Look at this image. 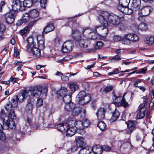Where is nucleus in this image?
I'll return each mask as SVG.
<instances>
[{"label": "nucleus", "mask_w": 154, "mask_h": 154, "mask_svg": "<svg viewBox=\"0 0 154 154\" xmlns=\"http://www.w3.org/2000/svg\"><path fill=\"white\" fill-rule=\"evenodd\" d=\"M79 103L82 105H85L90 101L91 99L90 95L87 94L84 91L80 92L78 95Z\"/></svg>", "instance_id": "f257e3e1"}, {"label": "nucleus", "mask_w": 154, "mask_h": 154, "mask_svg": "<svg viewBox=\"0 0 154 154\" xmlns=\"http://www.w3.org/2000/svg\"><path fill=\"white\" fill-rule=\"evenodd\" d=\"M111 15L107 11L101 12L98 17V19L101 25L107 26L109 23L108 20H109V16Z\"/></svg>", "instance_id": "f03ea898"}, {"label": "nucleus", "mask_w": 154, "mask_h": 154, "mask_svg": "<svg viewBox=\"0 0 154 154\" xmlns=\"http://www.w3.org/2000/svg\"><path fill=\"white\" fill-rule=\"evenodd\" d=\"M109 21L112 24L117 25L120 24L121 29H124L126 28L125 26L122 23H120V19L118 16L114 14H111L109 16Z\"/></svg>", "instance_id": "7ed1b4c3"}, {"label": "nucleus", "mask_w": 154, "mask_h": 154, "mask_svg": "<svg viewBox=\"0 0 154 154\" xmlns=\"http://www.w3.org/2000/svg\"><path fill=\"white\" fill-rule=\"evenodd\" d=\"M31 92L27 90H22L18 95L16 96V99L20 103H21L23 101L26 96H29L30 97Z\"/></svg>", "instance_id": "20e7f679"}, {"label": "nucleus", "mask_w": 154, "mask_h": 154, "mask_svg": "<svg viewBox=\"0 0 154 154\" xmlns=\"http://www.w3.org/2000/svg\"><path fill=\"white\" fill-rule=\"evenodd\" d=\"M109 26V23H108V25L105 26L104 25H101L100 26H96L95 29L96 32L98 34L102 36H106L108 33V29L107 28V27Z\"/></svg>", "instance_id": "39448f33"}, {"label": "nucleus", "mask_w": 154, "mask_h": 154, "mask_svg": "<svg viewBox=\"0 0 154 154\" xmlns=\"http://www.w3.org/2000/svg\"><path fill=\"white\" fill-rule=\"evenodd\" d=\"M83 33V35L87 39H95L97 36L94 31L88 29H84Z\"/></svg>", "instance_id": "423d86ee"}, {"label": "nucleus", "mask_w": 154, "mask_h": 154, "mask_svg": "<svg viewBox=\"0 0 154 154\" xmlns=\"http://www.w3.org/2000/svg\"><path fill=\"white\" fill-rule=\"evenodd\" d=\"M27 90H29L31 92V95L30 96L38 98L41 94L42 88L40 86H36L32 87L30 89Z\"/></svg>", "instance_id": "0eeeda50"}, {"label": "nucleus", "mask_w": 154, "mask_h": 154, "mask_svg": "<svg viewBox=\"0 0 154 154\" xmlns=\"http://www.w3.org/2000/svg\"><path fill=\"white\" fill-rule=\"evenodd\" d=\"M73 46L71 41L66 42L63 44L62 48V52L63 53H67L71 51Z\"/></svg>", "instance_id": "6e6552de"}, {"label": "nucleus", "mask_w": 154, "mask_h": 154, "mask_svg": "<svg viewBox=\"0 0 154 154\" xmlns=\"http://www.w3.org/2000/svg\"><path fill=\"white\" fill-rule=\"evenodd\" d=\"M26 50L30 53H32L33 55L37 57H39L41 56L40 49L38 48L32 46L31 47H26Z\"/></svg>", "instance_id": "1a4fd4ad"}, {"label": "nucleus", "mask_w": 154, "mask_h": 154, "mask_svg": "<svg viewBox=\"0 0 154 154\" xmlns=\"http://www.w3.org/2000/svg\"><path fill=\"white\" fill-rule=\"evenodd\" d=\"M16 15L14 11H11L5 15V20L8 24H11L14 21Z\"/></svg>", "instance_id": "9d476101"}, {"label": "nucleus", "mask_w": 154, "mask_h": 154, "mask_svg": "<svg viewBox=\"0 0 154 154\" xmlns=\"http://www.w3.org/2000/svg\"><path fill=\"white\" fill-rule=\"evenodd\" d=\"M152 8L150 6L144 7L139 11L138 14L142 16H147L152 11Z\"/></svg>", "instance_id": "9b49d317"}, {"label": "nucleus", "mask_w": 154, "mask_h": 154, "mask_svg": "<svg viewBox=\"0 0 154 154\" xmlns=\"http://www.w3.org/2000/svg\"><path fill=\"white\" fill-rule=\"evenodd\" d=\"M3 129H7L9 128L12 129H14L16 128L15 122L14 119H9L6 121L3 124Z\"/></svg>", "instance_id": "f8f14e48"}, {"label": "nucleus", "mask_w": 154, "mask_h": 154, "mask_svg": "<svg viewBox=\"0 0 154 154\" xmlns=\"http://www.w3.org/2000/svg\"><path fill=\"white\" fill-rule=\"evenodd\" d=\"M142 104H140L138 107L139 111L136 117L137 119H142L145 116L146 107H142Z\"/></svg>", "instance_id": "ddd939ff"}, {"label": "nucleus", "mask_w": 154, "mask_h": 154, "mask_svg": "<svg viewBox=\"0 0 154 154\" xmlns=\"http://www.w3.org/2000/svg\"><path fill=\"white\" fill-rule=\"evenodd\" d=\"M76 147H73V149L75 150H77V148L81 147L83 146L84 142L83 138L80 137H78L76 138Z\"/></svg>", "instance_id": "4468645a"}, {"label": "nucleus", "mask_w": 154, "mask_h": 154, "mask_svg": "<svg viewBox=\"0 0 154 154\" xmlns=\"http://www.w3.org/2000/svg\"><path fill=\"white\" fill-rule=\"evenodd\" d=\"M137 123V121H129L128 122L127 127L130 131V132H128L129 134L132 133L135 129V126Z\"/></svg>", "instance_id": "2eb2a0df"}, {"label": "nucleus", "mask_w": 154, "mask_h": 154, "mask_svg": "<svg viewBox=\"0 0 154 154\" xmlns=\"http://www.w3.org/2000/svg\"><path fill=\"white\" fill-rule=\"evenodd\" d=\"M124 36L130 41L136 42L139 39L138 36L137 35L132 33L125 34Z\"/></svg>", "instance_id": "dca6fc26"}, {"label": "nucleus", "mask_w": 154, "mask_h": 154, "mask_svg": "<svg viewBox=\"0 0 154 154\" xmlns=\"http://www.w3.org/2000/svg\"><path fill=\"white\" fill-rule=\"evenodd\" d=\"M36 38L39 47L42 49L44 48H45L44 45L45 39L44 37L42 35H39Z\"/></svg>", "instance_id": "f3484780"}, {"label": "nucleus", "mask_w": 154, "mask_h": 154, "mask_svg": "<svg viewBox=\"0 0 154 154\" xmlns=\"http://www.w3.org/2000/svg\"><path fill=\"white\" fill-rule=\"evenodd\" d=\"M105 110L103 108H100L97 110L96 113L98 119L100 120H102L104 119Z\"/></svg>", "instance_id": "a211bd4d"}, {"label": "nucleus", "mask_w": 154, "mask_h": 154, "mask_svg": "<svg viewBox=\"0 0 154 154\" xmlns=\"http://www.w3.org/2000/svg\"><path fill=\"white\" fill-rule=\"evenodd\" d=\"M29 99H28L29 100L27 101L28 103L26 106L25 110L27 113L31 114L32 112L33 108V106L32 103L31 102L30 97H29Z\"/></svg>", "instance_id": "6ab92c4d"}, {"label": "nucleus", "mask_w": 154, "mask_h": 154, "mask_svg": "<svg viewBox=\"0 0 154 154\" xmlns=\"http://www.w3.org/2000/svg\"><path fill=\"white\" fill-rule=\"evenodd\" d=\"M75 132V127H70L68 125V126L67 127L65 131L67 136L71 137L74 134Z\"/></svg>", "instance_id": "aec40b11"}, {"label": "nucleus", "mask_w": 154, "mask_h": 154, "mask_svg": "<svg viewBox=\"0 0 154 154\" xmlns=\"http://www.w3.org/2000/svg\"><path fill=\"white\" fill-rule=\"evenodd\" d=\"M141 0H133L131 8L134 11L138 10L140 6Z\"/></svg>", "instance_id": "412c9836"}, {"label": "nucleus", "mask_w": 154, "mask_h": 154, "mask_svg": "<svg viewBox=\"0 0 154 154\" xmlns=\"http://www.w3.org/2000/svg\"><path fill=\"white\" fill-rule=\"evenodd\" d=\"M68 125L66 123H61L55 125V127L59 131L62 132H65Z\"/></svg>", "instance_id": "4be33fe9"}, {"label": "nucleus", "mask_w": 154, "mask_h": 154, "mask_svg": "<svg viewBox=\"0 0 154 154\" xmlns=\"http://www.w3.org/2000/svg\"><path fill=\"white\" fill-rule=\"evenodd\" d=\"M91 152L92 147L89 146H86L80 150L79 154H89Z\"/></svg>", "instance_id": "5701e85b"}, {"label": "nucleus", "mask_w": 154, "mask_h": 154, "mask_svg": "<svg viewBox=\"0 0 154 154\" xmlns=\"http://www.w3.org/2000/svg\"><path fill=\"white\" fill-rule=\"evenodd\" d=\"M27 45L26 46V43H24L23 45L24 48L25 47L26 49V47H31L35 46V44L33 43V39L32 37L30 36L28 37L27 39Z\"/></svg>", "instance_id": "b1692460"}, {"label": "nucleus", "mask_w": 154, "mask_h": 154, "mask_svg": "<svg viewBox=\"0 0 154 154\" xmlns=\"http://www.w3.org/2000/svg\"><path fill=\"white\" fill-rule=\"evenodd\" d=\"M79 46L81 48H87L90 44L89 42L86 40L81 39L78 41Z\"/></svg>", "instance_id": "393cba45"}, {"label": "nucleus", "mask_w": 154, "mask_h": 154, "mask_svg": "<svg viewBox=\"0 0 154 154\" xmlns=\"http://www.w3.org/2000/svg\"><path fill=\"white\" fill-rule=\"evenodd\" d=\"M21 2L19 0H14L12 5L13 11H15L18 10Z\"/></svg>", "instance_id": "a878e982"}, {"label": "nucleus", "mask_w": 154, "mask_h": 154, "mask_svg": "<svg viewBox=\"0 0 154 154\" xmlns=\"http://www.w3.org/2000/svg\"><path fill=\"white\" fill-rule=\"evenodd\" d=\"M54 29V27L52 23L48 24L44 28L43 33V34H47L50 32L53 31Z\"/></svg>", "instance_id": "bb28decb"}, {"label": "nucleus", "mask_w": 154, "mask_h": 154, "mask_svg": "<svg viewBox=\"0 0 154 154\" xmlns=\"http://www.w3.org/2000/svg\"><path fill=\"white\" fill-rule=\"evenodd\" d=\"M92 151L95 154H101L103 152L102 147L98 145L94 146L92 147Z\"/></svg>", "instance_id": "cd10ccee"}, {"label": "nucleus", "mask_w": 154, "mask_h": 154, "mask_svg": "<svg viewBox=\"0 0 154 154\" xmlns=\"http://www.w3.org/2000/svg\"><path fill=\"white\" fill-rule=\"evenodd\" d=\"M68 91L67 89L65 88H62L59 90L57 92V95L58 97H64V96L66 95V94L67 93Z\"/></svg>", "instance_id": "c85d7f7f"}, {"label": "nucleus", "mask_w": 154, "mask_h": 154, "mask_svg": "<svg viewBox=\"0 0 154 154\" xmlns=\"http://www.w3.org/2000/svg\"><path fill=\"white\" fill-rule=\"evenodd\" d=\"M120 113L118 110H116L112 113V117L110 119L111 122H112L116 121L119 117Z\"/></svg>", "instance_id": "c756f323"}, {"label": "nucleus", "mask_w": 154, "mask_h": 154, "mask_svg": "<svg viewBox=\"0 0 154 154\" xmlns=\"http://www.w3.org/2000/svg\"><path fill=\"white\" fill-rule=\"evenodd\" d=\"M75 104L72 102H71L65 104V109L68 111H71L75 108Z\"/></svg>", "instance_id": "7c9ffc66"}, {"label": "nucleus", "mask_w": 154, "mask_h": 154, "mask_svg": "<svg viewBox=\"0 0 154 154\" xmlns=\"http://www.w3.org/2000/svg\"><path fill=\"white\" fill-rule=\"evenodd\" d=\"M29 13L31 19L35 18L38 15V12L35 9L31 10Z\"/></svg>", "instance_id": "2f4dec72"}, {"label": "nucleus", "mask_w": 154, "mask_h": 154, "mask_svg": "<svg viewBox=\"0 0 154 154\" xmlns=\"http://www.w3.org/2000/svg\"><path fill=\"white\" fill-rule=\"evenodd\" d=\"M75 128L77 129L82 130L84 129V127L83 125V123L82 121H77L75 122L74 124Z\"/></svg>", "instance_id": "473e14b6"}, {"label": "nucleus", "mask_w": 154, "mask_h": 154, "mask_svg": "<svg viewBox=\"0 0 154 154\" xmlns=\"http://www.w3.org/2000/svg\"><path fill=\"white\" fill-rule=\"evenodd\" d=\"M145 42L149 45H152L154 42V36L147 37L145 41Z\"/></svg>", "instance_id": "72a5a7b5"}, {"label": "nucleus", "mask_w": 154, "mask_h": 154, "mask_svg": "<svg viewBox=\"0 0 154 154\" xmlns=\"http://www.w3.org/2000/svg\"><path fill=\"white\" fill-rule=\"evenodd\" d=\"M31 19L29 13H26L24 14L22 17V20L24 23H26L28 22Z\"/></svg>", "instance_id": "f704fd0d"}, {"label": "nucleus", "mask_w": 154, "mask_h": 154, "mask_svg": "<svg viewBox=\"0 0 154 154\" xmlns=\"http://www.w3.org/2000/svg\"><path fill=\"white\" fill-rule=\"evenodd\" d=\"M125 94L124 95L122 100L121 101V102H119L118 104H117V106H123L124 107H126L129 105L128 103L126 102L124 98V97Z\"/></svg>", "instance_id": "c9c22d12"}, {"label": "nucleus", "mask_w": 154, "mask_h": 154, "mask_svg": "<svg viewBox=\"0 0 154 154\" xmlns=\"http://www.w3.org/2000/svg\"><path fill=\"white\" fill-rule=\"evenodd\" d=\"M63 101L65 103V104L68 103L72 102L71 96L70 95H66L63 97Z\"/></svg>", "instance_id": "e433bc0d"}, {"label": "nucleus", "mask_w": 154, "mask_h": 154, "mask_svg": "<svg viewBox=\"0 0 154 154\" xmlns=\"http://www.w3.org/2000/svg\"><path fill=\"white\" fill-rule=\"evenodd\" d=\"M29 30L28 27L27 26H25L24 28L21 30L20 31V33L21 35H25L29 33Z\"/></svg>", "instance_id": "4c0bfd02"}, {"label": "nucleus", "mask_w": 154, "mask_h": 154, "mask_svg": "<svg viewBox=\"0 0 154 154\" xmlns=\"http://www.w3.org/2000/svg\"><path fill=\"white\" fill-rule=\"evenodd\" d=\"M97 126L101 131L104 130L106 128L105 124L102 121L99 122L97 124Z\"/></svg>", "instance_id": "58836bf2"}, {"label": "nucleus", "mask_w": 154, "mask_h": 154, "mask_svg": "<svg viewBox=\"0 0 154 154\" xmlns=\"http://www.w3.org/2000/svg\"><path fill=\"white\" fill-rule=\"evenodd\" d=\"M81 111V109L78 107H76L75 106V108L72 110V114L73 116H77L79 113Z\"/></svg>", "instance_id": "ea45409f"}, {"label": "nucleus", "mask_w": 154, "mask_h": 154, "mask_svg": "<svg viewBox=\"0 0 154 154\" xmlns=\"http://www.w3.org/2000/svg\"><path fill=\"white\" fill-rule=\"evenodd\" d=\"M32 4V2L31 0H25L23 2V5L28 8L31 7Z\"/></svg>", "instance_id": "a19ab883"}, {"label": "nucleus", "mask_w": 154, "mask_h": 154, "mask_svg": "<svg viewBox=\"0 0 154 154\" xmlns=\"http://www.w3.org/2000/svg\"><path fill=\"white\" fill-rule=\"evenodd\" d=\"M130 0H119L120 5L125 7H128Z\"/></svg>", "instance_id": "79ce46f5"}, {"label": "nucleus", "mask_w": 154, "mask_h": 154, "mask_svg": "<svg viewBox=\"0 0 154 154\" xmlns=\"http://www.w3.org/2000/svg\"><path fill=\"white\" fill-rule=\"evenodd\" d=\"M112 99L113 100V103L116 105H117V104H118L119 102V100L118 99H120L121 97H117L115 94H114L112 96Z\"/></svg>", "instance_id": "37998d69"}, {"label": "nucleus", "mask_w": 154, "mask_h": 154, "mask_svg": "<svg viewBox=\"0 0 154 154\" xmlns=\"http://www.w3.org/2000/svg\"><path fill=\"white\" fill-rule=\"evenodd\" d=\"M138 27L139 29L142 31L146 30L148 28L147 26L144 23L139 24Z\"/></svg>", "instance_id": "c03bdc74"}, {"label": "nucleus", "mask_w": 154, "mask_h": 154, "mask_svg": "<svg viewBox=\"0 0 154 154\" xmlns=\"http://www.w3.org/2000/svg\"><path fill=\"white\" fill-rule=\"evenodd\" d=\"M103 43L102 41H98L95 45V49H100L103 45Z\"/></svg>", "instance_id": "a18cd8bd"}, {"label": "nucleus", "mask_w": 154, "mask_h": 154, "mask_svg": "<svg viewBox=\"0 0 154 154\" xmlns=\"http://www.w3.org/2000/svg\"><path fill=\"white\" fill-rule=\"evenodd\" d=\"M9 112V117L11 118V119H15L16 118V116L14 109H13Z\"/></svg>", "instance_id": "49530a36"}, {"label": "nucleus", "mask_w": 154, "mask_h": 154, "mask_svg": "<svg viewBox=\"0 0 154 154\" xmlns=\"http://www.w3.org/2000/svg\"><path fill=\"white\" fill-rule=\"evenodd\" d=\"M70 87L72 91H74L77 90L78 88V85L74 83L70 84Z\"/></svg>", "instance_id": "de8ad7c7"}, {"label": "nucleus", "mask_w": 154, "mask_h": 154, "mask_svg": "<svg viewBox=\"0 0 154 154\" xmlns=\"http://www.w3.org/2000/svg\"><path fill=\"white\" fill-rule=\"evenodd\" d=\"M134 11L131 7V8H129L128 7L125 8L124 14H132Z\"/></svg>", "instance_id": "09e8293b"}, {"label": "nucleus", "mask_w": 154, "mask_h": 154, "mask_svg": "<svg viewBox=\"0 0 154 154\" xmlns=\"http://www.w3.org/2000/svg\"><path fill=\"white\" fill-rule=\"evenodd\" d=\"M123 37L121 35H114L113 36V38L114 40L118 42L122 41Z\"/></svg>", "instance_id": "8fccbe9b"}, {"label": "nucleus", "mask_w": 154, "mask_h": 154, "mask_svg": "<svg viewBox=\"0 0 154 154\" xmlns=\"http://www.w3.org/2000/svg\"><path fill=\"white\" fill-rule=\"evenodd\" d=\"M17 100H16L14 99H12L11 101L9 102L10 103L12 106L13 108L17 107Z\"/></svg>", "instance_id": "3c124183"}, {"label": "nucleus", "mask_w": 154, "mask_h": 154, "mask_svg": "<svg viewBox=\"0 0 154 154\" xmlns=\"http://www.w3.org/2000/svg\"><path fill=\"white\" fill-rule=\"evenodd\" d=\"M83 123V125L84 127V128H85L88 127L90 124V122L89 120L87 119H85L83 120L82 121Z\"/></svg>", "instance_id": "603ef678"}, {"label": "nucleus", "mask_w": 154, "mask_h": 154, "mask_svg": "<svg viewBox=\"0 0 154 154\" xmlns=\"http://www.w3.org/2000/svg\"><path fill=\"white\" fill-rule=\"evenodd\" d=\"M112 88L113 87L112 86H107L104 88L103 92L107 94L111 91L112 90Z\"/></svg>", "instance_id": "864d4df0"}, {"label": "nucleus", "mask_w": 154, "mask_h": 154, "mask_svg": "<svg viewBox=\"0 0 154 154\" xmlns=\"http://www.w3.org/2000/svg\"><path fill=\"white\" fill-rule=\"evenodd\" d=\"M5 108L6 110L8 111L12 110L13 109V107L12 106L10 103V102L7 103L5 106Z\"/></svg>", "instance_id": "5fc2aeb1"}, {"label": "nucleus", "mask_w": 154, "mask_h": 154, "mask_svg": "<svg viewBox=\"0 0 154 154\" xmlns=\"http://www.w3.org/2000/svg\"><path fill=\"white\" fill-rule=\"evenodd\" d=\"M0 139L3 141H5L6 139V137L4 133L2 131V129L0 130Z\"/></svg>", "instance_id": "6e6d98bb"}, {"label": "nucleus", "mask_w": 154, "mask_h": 154, "mask_svg": "<svg viewBox=\"0 0 154 154\" xmlns=\"http://www.w3.org/2000/svg\"><path fill=\"white\" fill-rule=\"evenodd\" d=\"M43 104V100L42 99L39 98L37 100L36 106L37 107L42 106Z\"/></svg>", "instance_id": "4d7b16f0"}, {"label": "nucleus", "mask_w": 154, "mask_h": 154, "mask_svg": "<svg viewBox=\"0 0 154 154\" xmlns=\"http://www.w3.org/2000/svg\"><path fill=\"white\" fill-rule=\"evenodd\" d=\"M122 43L125 45H128L130 44V41L126 38H125V37L124 36L122 39Z\"/></svg>", "instance_id": "13d9d810"}, {"label": "nucleus", "mask_w": 154, "mask_h": 154, "mask_svg": "<svg viewBox=\"0 0 154 154\" xmlns=\"http://www.w3.org/2000/svg\"><path fill=\"white\" fill-rule=\"evenodd\" d=\"M73 38L77 42L82 39L81 38V33H79L76 35H74V37Z\"/></svg>", "instance_id": "bf43d9fd"}, {"label": "nucleus", "mask_w": 154, "mask_h": 154, "mask_svg": "<svg viewBox=\"0 0 154 154\" xmlns=\"http://www.w3.org/2000/svg\"><path fill=\"white\" fill-rule=\"evenodd\" d=\"M47 0H41L40 3L41 7L43 8H45V5L47 4Z\"/></svg>", "instance_id": "052dcab7"}, {"label": "nucleus", "mask_w": 154, "mask_h": 154, "mask_svg": "<svg viewBox=\"0 0 154 154\" xmlns=\"http://www.w3.org/2000/svg\"><path fill=\"white\" fill-rule=\"evenodd\" d=\"M126 7L124 6H122V5H120L118 6L117 8L118 9L121 11L122 13L124 14L125 10V8Z\"/></svg>", "instance_id": "680f3d73"}, {"label": "nucleus", "mask_w": 154, "mask_h": 154, "mask_svg": "<svg viewBox=\"0 0 154 154\" xmlns=\"http://www.w3.org/2000/svg\"><path fill=\"white\" fill-rule=\"evenodd\" d=\"M142 99L143 101V103L144 104L143 106L142 107H145V106L147 105L148 100L146 96L142 98Z\"/></svg>", "instance_id": "e2e57ef3"}, {"label": "nucleus", "mask_w": 154, "mask_h": 154, "mask_svg": "<svg viewBox=\"0 0 154 154\" xmlns=\"http://www.w3.org/2000/svg\"><path fill=\"white\" fill-rule=\"evenodd\" d=\"M5 26L3 24H0V33H2L5 30Z\"/></svg>", "instance_id": "0e129e2a"}, {"label": "nucleus", "mask_w": 154, "mask_h": 154, "mask_svg": "<svg viewBox=\"0 0 154 154\" xmlns=\"http://www.w3.org/2000/svg\"><path fill=\"white\" fill-rule=\"evenodd\" d=\"M80 32L77 29L73 30L72 31V34L73 38L74 37V35H76L77 34L80 33Z\"/></svg>", "instance_id": "69168bd1"}, {"label": "nucleus", "mask_w": 154, "mask_h": 154, "mask_svg": "<svg viewBox=\"0 0 154 154\" xmlns=\"http://www.w3.org/2000/svg\"><path fill=\"white\" fill-rule=\"evenodd\" d=\"M61 79L63 81H67L69 79V77L68 76L63 75L61 76Z\"/></svg>", "instance_id": "338daca9"}, {"label": "nucleus", "mask_w": 154, "mask_h": 154, "mask_svg": "<svg viewBox=\"0 0 154 154\" xmlns=\"http://www.w3.org/2000/svg\"><path fill=\"white\" fill-rule=\"evenodd\" d=\"M14 56L15 57H17V56L19 54V50L16 49V48H14Z\"/></svg>", "instance_id": "774afa93"}]
</instances>
